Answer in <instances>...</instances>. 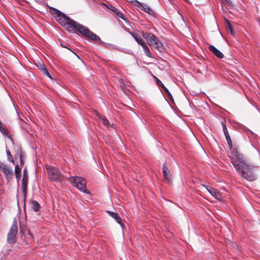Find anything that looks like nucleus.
Returning <instances> with one entry per match:
<instances>
[{
    "label": "nucleus",
    "instance_id": "23",
    "mask_svg": "<svg viewBox=\"0 0 260 260\" xmlns=\"http://www.w3.org/2000/svg\"><path fill=\"white\" fill-rule=\"evenodd\" d=\"M31 205L34 211L38 212L39 210L40 206L38 202L36 201H32Z\"/></svg>",
    "mask_w": 260,
    "mask_h": 260
},
{
    "label": "nucleus",
    "instance_id": "18",
    "mask_svg": "<svg viewBox=\"0 0 260 260\" xmlns=\"http://www.w3.org/2000/svg\"><path fill=\"white\" fill-rule=\"evenodd\" d=\"M129 34L139 45H141L144 42L141 36L138 33L129 32Z\"/></svg>",
    "mask_w": 260,
    "mask_h": 260
},
{
    "label": "nucleus",
    "instance_id": "37",
    "mask_svg": "<svg viewBox=\"0 0 260 260\" xmlns=\"http://www.w3.org/2000/svg\"><path fill=\"white\" fill-rule=\"evenodd\" d=\"M4 135L8 136L9 135V131H1Z\"/></svg>",
    "mask_w": 260,
    "mask_h": 260
},
{
    "label": "nucleus",
    "instance_id": "16",
    "mask_svg": "<svg viewBox=\"0 0 260 260\" xmlns=\"http://www.w3.org/2000/svg\"><path fill=\"white\" fill-rule=\"evenodd\" d=\"M162 173L164 175V177L166 181L170 183L171 182V175L170 174V172L168 168L165 166L164 165L162 167Z\"/></svg>",
    "mask_w": 260,
    "mask_h": 260
},
{
    "label": "nucleus",
    "instance_id": "28",
    "mask_svg": "<svg viewBox=\"0 0 260 260\" xmlns=\"http://www.w3.org/2000/svg\"><path fill=\"white\" fill-rule=\"evenodd\" d=\"M116 49H118L120 51H122V52L126 53H129V50H128L126 49H125V48H120V47L117 46V48H116Z\"/></svg>",
    "mask_w": 260,
    "mask_h": 260
},
{
    "label": "nucleus",
    "instance_id": "43",
    "mask_svg": "<svg viewBox=\"0 0 260 260\" xmlns=\"http://www.w3.org/2000/svg\"><path fill=\"white\" fill-rule=\"evenodd\" d=\"M17 113H18V112H17ZM17 115H18V114H17ZM18 118L20 119V116L19 115H18Z\"/></svg>",
    "mask_w": 260,
    "mask_h": 260
},
{
    "label": "nucleus",
    "instance_id": "25",
    "mask_svg": "<svg viewBox=\"0 0 260 260\" xmlns=\"http://www.w3.org/2000/svg\"><path fill=\"white\" fill-rule=\"evenodd\" d=\"M20 171H21V170H20V169L19 166L18 165H16L15 168V172L16 178L20 177Z\"/></svg>",
    "mask_w": 260,
    "mask_h": 260
},
{
    "label": "nucleus",
    "instance_id": "42",
    "mask_svg": "<svg viewBox=\"0 0 260 260\" xmlns=\"http://www.w3.org/2000/svg\"><path fill=\"white\" fill-rule=\"evenodd\" d=\"M197 73H201V71L200 70H197Z\"/></svg>",
    "mask_w": 260,
    "mask_h": 260
},
{
    "label": "nucleus",
    "instance_id": "33",
    "mask_svg": "<svg viewBox=\"0 0 260 260\" xmlns=\"http://www.w3.org/2000/svg\"><path fill=\"white\" fill-rule=\"evenodd\" d=\"M60 45L61 47H62L63 48H67V49H69V50L72 51V49L71 48H68L66 45H64L63 43H62L61 42H60Z\"/></svg>",
    "mask_w": 260,
    "mask_h": 260
},
{
    "label": "nucleus",
    "instance_id": "26",
    "mask_svg": "<svg viewBox=\"0 0 260 260\" xmlns=\"http://www.w3.org/2000/svg\"><path fill=\"white\" fill-rule=\"evenodd\" d=\"M154 78L155 79L156 84L158 86H160L161 87H164V84L161 82V81L158 78H157L155 76H154Z\"/></svg>",
    "mask_w": 260,
    "mask_h": 260
},
{
    "label": "nucleus",
    "instance_id": "11",
    "mask_svg": "<svg viewBox=\"0 0 260 260\" xmlns=\"http://www.w3.org/2000/svg\"><path fill=\"white\" fill-rule=\"evenodd\" d=\"M203 186L207 189L208 191L215 199H216L218 200H221L222 199V194L219 191H218L216 189L212 187H210L209 188L204 185Z\"/></svg>",
    "mask_w": 260,
    "mask_h": 260
},
{
    "label": "nucleus",
    "instance_id": "36",
    "mask_svg": "<svg viewBox=\"0 0 260 260\" xmlns=\"http://www.w3.org/2000/svg\"><path fill=\"white\" fill-rule=\"evenodd\" d=\"M0 130H6L4 127V124L0 120Z\"/></svg>",
    "mask_w": 260,
    "mask_h": 260
},
{
    "label": "nucleus",
    "instance_id": "31",
    "mask_svg": "<svg viewBox=\"0 0 260 260\" xmlns=\"http://www.w3.org/2000/svg\"><path fill=\"white\" fill-rule=\"evenodd\" d=\"M220 124L222 125V130H227V127L225 123L223 121L220 122Z\"/></svg>",
    "mask_w": 260,
    "mask_h": 260
},
{
    "label": "nucleus",
    "instance_id": "10",
    "mask_svg": "<svg viewBox=\"0 0 260 260\" xmlns=\"http://www.w3.org/2000/svg\"><path fill=\"white\" fill-rule=\"evenodd\" d=\"M96 116L101 120L102 124L105 125L106 127L109 128L111 127L112 128H115L114 127V124H111L110 121L108 120V119L103 115L100 114V113L96 112Z\"/></svg>",
    "mask_w": 260,
    "mask_h": 260
},
{
    "label": "nucleus",
    "instance_id": "7",
    "mask_svg": "<svg viewBox=\"0 0 260 260\" xmlns=\"http://www.w3.org/2000/svg\"><path fill=\"white\" fill-rule=\"evenodd\" d=\"M131 3L139 8L142 11L149 14L150 15L153 17H155L154 11L150 7H149L147 5L142 3L138 0H132L131 1Z\"/></svg>",
    "mask_w": 260,
    "mask_h": 260
},
{
    "label": "nucleus",
    "instance_id": "12",
    "mask_svg": "<svg viewBox=\"0 0 260 260\" xmlns=\"http://www.w3.org/2000/svg\"><path fill=\"white\" fill-rule=\"evenodd\" d=\"M209 50L213 53V54L218 58L221 59L223 57V54L217 48L212 45L209 46Z\"/></svg>",
    "mask_w": 260,
    "mask_h": 260
},
{
    "label": "nucleus",
    "instance_id": "38",
    "mask_svg": "<svg viewBox=\"0 0 260 260\" xmlns=\"http://www.w3.org/2000/svg\"><path fill=\"white\" fill-rule=\"evenodd\" d=\"M79 59H80L82 62L83 61V60L82 59L80 58V57L75 52H74L72 50L71 51Z\"/></svg>",
    "mask_w": 260,
    "mask_h": 260
},
{
    "label": "nucleus",
    "instance_id": "27",
    "mask_svg": "<svg viewBox=\"0 0 260 260\" xmlns=\"http://www.w3.org/2000/svg\"><path fill=\"white\" fill-rule=\"evenodd\" d=\"M115 14L117 17L121 18L122 19L125 17L123 14L122 12H121L119 10H117V11L116 12Z\"/></svg>",
    "mask_w": 260,
    "mask_h": 260
},
{
    "label": "nucleus",
    "instance_id": "40",
    "mask_svg": "<svg viewBox=\"0 0 260 260\" xmlns=\"http://www.w3.org/2000/svg\"><path fill=\"white\" fill-rule=\"evenodd\" d=\"M183 1L188 4H191V2L189 0H183Z\"/></svg>",
    "mask_w": 260,
    "mask_h": 260
},
{
    "label": "nucleus",
    "instance_id": "32",
    "mask_svg": "<svg viewBox=\"0 0 260 260\" xmlns=\"http://www.w3.org/2000/svg\"><path fill=\"white\" fill-rule=\"evenodd\" d=\"M223 3H224L226 4L229 6L232 5V2H231V0H221Z\"/></svg>",
    "mask_w": 260,
    "mask_h": 260
},
{
    "label": "nucleus",
    "instance_id": "1",
    "mask_svg": "<svg viewBox=\"0 0 260 260\" xmlns=\"http://www.w3.org/2000/svg\"><path fill=\"white\" fill-rule=\"evenodd\" d=\"M50 13L55 19L68 32L78 31L84 37L100 44L102 41L100 37L91 31L88 27L78 23L64 13L56 8L49 7Z\"/></svg>",
    "mask_w": 260,
    "mask_h": 260
},
{
    "label": "nucleus",
    "instance_id": "29",
    "mask_svg": "<svg viewBox=\"0 0 260 260\" xmlns=\"http://www.w3.org/2000/svg\"><path fill=\"white\" fill-rule=\"evenodd\" d=\"M6 153H7V156H8V160L10 161H11L12 162H14V160L12 158H11V153H10V151L8 150H7L6 151Z\"/></svg>",
    "mask_w": 260,
    "mask_h": 260
},
{
    "label": "nucleus",
    "instance_id": "30",
    "mask_svg": "<svg viewBox=\"0 0 260 260\" xmlns=\"http://www.w3.org/2000/svg\"><path fill=\"white\" fill-rule=\"evenodd\" d=\"M237 126H238V128H241L243 130H247V131L250 130L249 128H246V127L244 125H243V124H240V123H238L237 124Z\"/></svg>",
    "mask_w": 260,
    "mask_h": 260
},
{
    "label": "nucleus",
    "instance_id": "2",
    "mask_svg": "<svg viewBox=\"0 0 260 260\" xmlns=\"http://www.w3.org/2000/svg\"><path fill=\"white\" fill-rule=\"evenodd\" d=\"M240 175L245 179L252 181L256 179V170L258 168L250 165L245 161L239 166V169H235Z\"/></svg>",
    "mask_w": 260,
    "mask_h": 260
},
{
    "label": "nucleus",
    "instance_id": "41",
    "mask_svg": "<svg viewBox=\"0 0 260 260\" xmlns=\"http://www.w3.org/2000/svg\"><path fill=\"white\" fill-rule=\"evenodd\" d=\"M169 93H171L170 92V91L168 90L167 92H166V93L167 94V95H168V94H169Z\"/></svg>",
    "mask_w": 260,
    "mask_h": 260
},
{
    "label": "nucleus",
    "instance_id": "14",
    "mask_svg": "<svg viewBox=\"0 0 260 260\" xmlns=\"http://www.w3.org/2000/svg\"><path fill=\"white\" fill-rule=\"evenodd\" d=\"M155 39V41L152 43V46H154V48L158 51H162L164 49L163 44L157 37Z\"/></svg>",
    "mask_w": 260,
    "mask_h": 260
},
{
    "label": "nucleus",
    "instance_id": "15",
    "mask_svg": "<svg viewBox=\"0 0 260 260\" xmlns=\"http://www.w3.org/2000/svg\"><path fill=\"white\" fill-rule=\"evenodd\" d=\"M107 213H108V214L111 217L115 219L116 221L119 224H120L121 225L123 224V220L121 218V217L118 215V214L117 213L110 211H107Z\"/></svg>",
    "mask_w": 260,
    "mask_h": 260
},
{
    "label": "nucleus",
    "instance_id": "13",
    "mask_svg": "<svg viewBox=\"0 0 260 260\" xmlns=\"http://www.w3.org/2000/svg\"><path fill=\"white\" fill-rule=\"evenodd\" d=\"M27 176L24 174L22 180V191L24 194V200H25L27 193Z\"/></svg>",
    "mask_w": 260,
    "mask_h": 260
},
{
    "label": "nucleus",
    "instance_id": "39",
    "mask_svg": "<svg viewBox=\"0 0 260 260\" xmlns=\"http://www.w3.org/2000/svg\"><path fill=\"white\" fill-rule=\"evenodd\" d=\"M166 92L169 89L164 85V87H161Z\"/></svg>",
    "mask_w": 260,
    "mask_h": 260
},
{
    "label": "nucleus",
    "instance_id": "4",
    "mask_svg": "<svg viewBox=\"0 0 260 260\" xmlns=\"http://www.w3.org/2000/svg\"><path fill=\"white\" fill-rule=\"evenodd\" d=\"M231 150L230 159L235 169H239V166L245 160L242 158L241 154L239 153L236 149L233 148Z\"/></svg>",
    "mask_w": 260,
    "mask_h": 260
},
{
    "label": "nucleus",
    "instance_id": "17",
    "mask_svg": "<svg viewBox=\"0 0 260 260\" xmlns=\"http://www.w3.org/2000/svg\"><path fill=\"white\" fill-rule=\"evenodd\" d=\"M38 69L41 70L43 73V74L46 76L47 77L51 79H52V76L50 73L49 72L48 69L46 68L45 65L42 62L40 63L39 66L38 67Z\"/></svg>",
    "mask_w": 260,
    "mask_h": 260
},
{
    "label": "nucleus",
    "instance_id": "20",
    "mask_svg": "<svg viewBox=\"0 0 260 260\" xmlns=\"http://www.w3.org/2000/svg\"><path fill=\"white\" fill-rule=\"evenodd\" d=\"M100 45L105 47L107 49H116V48H117V46H115L111 44L104 42L103 41H101Z\"/></svg>",
    "mask_w": 260,
    "mask_h": 260
},
{
    "label": "nucleus",
    "instance_id": "6",
    "mask_svg": "<svg viewBox=\"0 0 260 260\" xmlns=\"http://www.w3.org/2000/svg\"><path fill=\"white\" fill-rule=\"evenodd\" d=\"M18 232V226L16 219L13 220L7 237V241L10 244H13L16 242V237Z\"/></svg>",
    "mask_w": 260,
    "mask_h": 260
},
{
    "label": "nucleus",
    "instance_id": "21",
    "mask_svg": "<svg viewBox=\"0 0 260 260\" xmlns=\"http://www.w3.org/2000/svg\"><path fill=\"white\" fill-rule=\"evenodd\" d=\"M224 135L226 139L230 149H232L233 147L232 142L229 135L228 131H224Z\"/></svg>",
    "mask_w": 260,
    "mask_h": 260
},
{
    "label": "nucleus",
    "instance_id": "3",
    "mask_svg": "<svg viewBox=\"0 0 260 260\" xmlns=\"http://www.w3.org/2000/svg\"><path fill=\"white\" fill-rule=\"evenodd\" d=\"M46 168L49 179L53 181L60 182L63 179V177L58 169L55 167L46 165Z\"/></svg>",
    "mask_w": 260,
    "mask_h": 260
},
{
    "label": "nucleus",
    "instance_id": "35",
    "mask_svg": "<svg viewBox=\"0 0 260 260\" xmlns=\"http://www.w3.org/2000/svg\"><path fill=\"white\" fill-rule=\"evenodd\" d=\"M168 98H169V99L172 102H174V99H173V97L171 94V93H169V94H168Z\"/></svg>",
    "mask_w": 260,
    "mask_h": 260
},
{
    "label": "nucleus",
    "instance_id": "8",
    "mask_svg": "<svg viewBox=\"0 0 260 260\" xmlns=\"http://www.w3.org/2000/svg\"><path fill=\"white\" fill-rule=\"evenodd\" d=\"M142 36L146 40L147 43L152 46V43L155 41L156 36L152 33L142 31Z\"/></svg>",
    "mask_w": 260,
    "mask_h": 260
},
{
    "label": "nucleus",
    "instance_id": "34",
    "mask_svg": "<svg viewBox=\"0 0 260 260\" xmlns=\"http://www.w3.org/2000/svg\"><path fill=\"white\" fill-rule=\"evenodd\" d=\"M122 20H123V21H125V22L127 24H128V25H130V22H129V20H128V19H127L125 17H124L122 19Z\"/></svg>",
    "mask_w": 260,
    "mask_h": 260
},
{
    "label": "nucleus",
    "instance_id": "9",
    "mask_svg": "<svg viewBox=\"0 0 260 260\" xmlns=\"http://www.w3.org/2000/svg\"><path fill=\"white\" fill-rule=\"evenodd\" d=\"M0 170L3 172L8 178H12L13 176V170L4 164L0 165Z\"/></svg>",
    "mask_w": 260,
    "mask_h": 260
},
{
    "label": "nucleus",
    "instance_id": "24",
    "mask_svg": "<svg viewBox=\"0 0 260 260\" xmlns=\"http://www.w3.org/2000/svg\"><path fill=\"white\" fill-rule=\"evenodd\" d=\"M225 22L227 25L228 28H229V30L230 31L231 34L234 36L235 35V32H234V31L233 29L232 25L230 24V21L228 19L225 18Z\"/></svg>",
    "mask_w": 260,
    "mask_h": 260
},
{
    "label": "nucleus",
    "instance_id": "22",
    "mask_svg": "<svg viewBox=\"0 0 260 260\" xmlns=\"http://www.w3.org/2000/svg\"><path fill=\"white\" fill-rule=\"evenodd\" d=\"M101 5L105 6L107 9L110 10L111 11L114 12L115 13H116V12L118 10L116 8H115V7H114L113 6H112V5H111L110 4H106L104 3H102Z\"/></svg>",
    "mask_w": 260,
    "mask_h": 260
},
{
    "label": "nucleus",
    "instance_id": "19",
    "mask_svg": "<svg viewBox=\"0 0 260 260\" xmlns=\"http://www.w3.org/2000/svg\"><path fill=\"white\" fill-rule=\"evenodd\" d=\"M143 49L144 52H145V54L149 57L152 58V56L151 53V52L149 51V49L148 47V46L146 45L145 42L142 43V44L141 45Z\"/></svg>",
    "mask_w": 260,
    "mask_h": 260
},
{
    "label": "nucleus",
    "instance_id": "5",
    "mask_svg": "<svg viewBox=\"0 0 260 260\" xmlns=\"http://www.w3.org/2000/svg\"><path fill=\"white\" fill-rule=\"evenodd\" d=\"M69 180L72 184L83 192H86V182L84 179L81 177L71 176Z\"/></svg>",
    "mask_w": 260,
    "mask_h": 260
}]
</instances>
